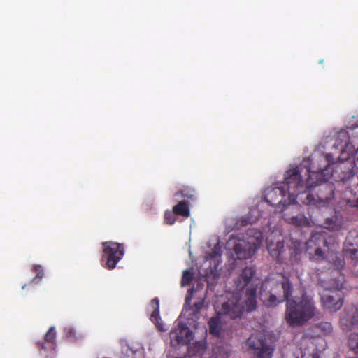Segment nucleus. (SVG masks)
Masks as SVG:
<instances>
[{
  "label": "nucleus",
  "mask_w": 358,
  "mask_h": 358,
  "mask_svg": "<svg viewBox=\"0 0 358 358\" xmlns=\"http://www.w3.org/2000/svg\"><path fill=\"white\" fill-rule=\"evenodd\" d=\"M301 358H320V357L317 352H313L308 355L306 354H302Z\"/></svg>",
  "instance_id": "nucleus-32"
},
{
  "label": "nucleus",
  "mask_w": 358,
  "mask_h": 358,
  "mask_svg": "<svg viewBox=\"0 0 358 358\" xmlns=\"http://www.w3.org/2000/svg\"><path fill=\"white\" fill-rule=\"evenodd\" d=\"M257 287L256 286H250L246 289L245 294L247 299L245 300V306L247 310L251 312L256 308L257 300H256Z\"/></svg>",
  "instance_id": "nucleus-17"
},
{
  "label": "nucleus",
  "mask_w": 358,
  "mask_h": 358,
  "mask_svg": "<svg viewBox=\"0 0 358 358\" xmlns=\"http://www.w3.org/2000/svg\"><path fill=\"white\" fill-rule=\"evenodd\" d=\"M255 273V270L252 267H245L243 269L236 282V288L239 290L247 289L250 286H256L251 282L252 278Z\"/></svg>",
  "instance_id": "nucleus-14"
},
{
  "label": "nucleus",
  "mask_w": 358,
  "mask_h": 358,
  "mask_svg": "<svg viewBox=\"0 0 358 358\" xmlns=\"http://www.w3.org/2000/svg\"><path fill=\"white\" fill-rule=\"evenodd\" d=\"M176 214L172 211L166 210L164 213V223L169 225H173L176 221Z\"/></svg>",
  "instance_id": "nucleus-28"
},
{
  "label": "nucleus",
  "mask_w": 358,
  "mask_h": 358,
  "mask_svg": "<svg viewBox=\"0 0 358 358\" xmlns=\"http://www.w3.org/2000/svg\"><path fill=\"white\" fill-rule=\"evenodd\" d=\"M346 189H347V191H345V193H348V189H349L348 187H346Z\"/></svg>",
  "instance_id": "nucleus-34"
},
{
  "label": "nucleus",
  "mask_w": 358,
  "mask_h": 358,
  "mask_svg": "<svg viewBox=\"0 0 358 358\" xmlns=\"http://www.w3.org/2000/svg\"><path fill=\"white\" fill-rule=\"evenodd\" d=\"M56 335L57 333L55 331V328L54 327H51L45 334V342L54 345L55 343Z\"/></svg>",
  "instance_id": "nucleus-26"
},
{
  "label": "nucleus",
  "mask_w": 358,
  "mask_h": 358,
  "mask_svg": "<svg viewBox=\"0 0 358 358\" xmlns=\"http://www.w3.org/2000/svg\"><path fill=\"white\" fill-rule=\"evenodd\" d=\"M354 162L346 161L334 165L329 178H325L324 172L328 169H319L313 171L310 167L306 169L308 178L306 180V192L299 201L306 205L324 206L334 198L335 185L334 182L343 185L353 178Z\"/></svg>",
  "instance_id": "nucleus-2"
},
{
  "label": "nucleus",
  "mask_w": 358,
  "mask_h": 358,
  "mask_svg": "<svg viewBox=\"0 0 358 358\" xmlns=\"http://www.w3.org/2000/svg\"><path fill=\"white\" fill-rule=\"evenodd\" d=\"M287 194V192H286L285 187L280 184L279 186L272 188L267 192L266 199L271 206H277V207L282 210H284V207L287 209H290L289 206L291 204H289L288 198L287 199H285ZM297 208L298 206H292L291 207V209L292 210Z\"/></svg>",
  "instance_id": "nucleus-10"
},
{
  "label": "nucleus",
  "mask_w": 358,
  "mask_h": 358,
  "mask_svg": "<svg viewBox=\"0 0 358 358\" xmlns=\"http://www.w3.org/2000/svg\"><path fill=\"white\" fill-rule=\"evenodd\" d=\"M314 329H316L321 331L322 334L327 335L331 332L332 326L330 322H321L314 325Z\"/></svg>",
  "instance_id": "nucleus-24"
},
{
  "label": "nucleus",
  "mask_w": 358,
  "mask_h": 358,
  "mask_svg": "<svg viewBox=\"0 0 358 358\" xmlns=\"http://www.w3.org/2000/svg\"><path fill=\"white\" fill-rule=\"evenodd\" d=\"M32 271L36 273V276L31 280V283L38 284L43 278V269L41 265L35 264L32 267Z\"/></svg>",
  "instance_id": "nucleus-23"
},
{
  "label": "nucleus",
  "mask_w": 358,
  "mask_h": 358,
  "mask_svg": "<svg viewBox=\"0 0 358 358\" xmlns=\"http://www.w3.org/2000/svg\"><path fill=\"white\" fill-rule=\"evenodd\" d=\"M340 325L344 331H351L354 327L358 325V310L351 307L345 310L340 319Z\"/></svg>",
  "instance_id": "nucleus-12"
},
{
  "label": "nucleus",
  "mask_w": 358,
  "mask_h": 358,
  "mask_svg": "<svg viewBox=\"0 0 358 358\" xmlns=\"http://www.w3.org/2000/svg\"><path fill=\"white\" fill-rule=\"evenodd\" d=\"M194 278V273L192 269H187L183 271L181 279V286H188L190 285Z\"/></svg>",
  "instance_id": "nucleus-25"
},
{
  "label": "nucleus",
  "mask_w": 358,
  "mask_h": 358,
  "mask_svg": "<svg viewBox=\"0 0 358 358\" xmlns=\"http://www.w3.org/2000/svg\"><path fill=\"white\" fill-rule=\"evenodd\" d=\"M25 287H26V285H23L22 289H24L25 288Z\"/></svg>",
  "instance_id": "nucleus-35"
},
{
  "label": "nucleus",
  "mask_w": 358,
  "mask_h": 358,
  "mask_svg": "<svg viewBox=\"0 0 358 358\" xmlns=\"http://www.w3.org/2000/svg\"><path fill=\"white\" fill-rule=\"evenodd\" d=\"M349 346L356 354H358V333L352 334L350 336Z\"/></svg>",
  "instance_id": "nucleus-27"
},
{
  "label": "nucleus",
  "mask_w": 358,
  "mask_h": 358,
  "mask_svg": "<svg viewBox=\"0 0 358 358\" xmlns=\"http://www.w3.org/2000/svg\"><path fill=\"white\" fill-rule=\"evenodd\" d=\"M153 308V311L150 315V320L154 322L157 329L160 331H164L163 324L160 322L161 318L159 316V301L157 298H154L150 303Z\"/></svg>",
  "instance_id": "nucleus-15"
},
{
  "label": "nucleus",
  "mask_w": 358,
  "mask_h": 358,
  "mask_svg": "<svg viewBox=\"0 0 358 358\" xmlns=\"http://www.w3.org/2000/svg\"><path fill=\"white\" fill-rule=\"evenodd\" d=\"M206 350L205 343L202 342H196L193 346L189 347V353L192 356L201 355Z\"/></svg>",
  "instance_id": "nucleus-22"
},
{
  "label": "nucleus",
  "mask_w": 358,
  "mask_h": 358,
  "mask_svg": "<svg viewBox=\"0 0 358 358\" xmlns=\"http://www.w3.org/2000/svg\"><path fill=\"white\" fill-rule=\"evenodd\" d=\"M173 213L176 215L188 217L190 215V210L188 203L185 201L178 202L173 207Z\"/></svg>",
  "instance_id": "nucleus-18"
},
{
  "label": "nucleus",
  "mask_w": 358,
  "mask_h": 358,
  "mask_svg": "<svg viewBox=\"0 0 358 358\" xmlns=\"http://www.w3.org/2000/svg\"><path fill=\"white\" fill-rule=\"evenodd\" d=\"M208 324L209 333L215 336H220L222 329L220 318L218 316L210 318Z\"/></svg>",
  "instance_id": "nucleus-19"
},
{
  "label": "nucleus",
  "mask_w": 358,
  "mask_h": 358,
  "mask_svg": "<svg viewBox=\"0 0 358 358\" xmlns=\"http://www.w3.org/2000/svg\"><path fill=\"white\" fill-rule=\"evenodd\" d=\"M345 255L355 262L358 260V231H350L345 242Z\"/></svg>",
  "instance_id": "nucleus-13"
},
{
  "label": "nucleus",
  "mask_w": 358,
  "mask_h": 358,
  "mask_svg": "<svg viewBox=\"0 0 358 358\" xmlns=\"http://www.w3.org/2000/svg\"><path fill=\"white\" fill-rule=\"evenodd\" d=\"M326 224L328 225L327 228L333 231L339 230L341 228V222H336L333 217L327 219Z\"/></svg>",
  "instance_id": "nucleus-29"
},
{
  "label": "nucleus",
  "mask_w": 358,
  "mask_h": 358,
  "mask_svg": "<svg viewBox=\"0 0 358 358\" xmlns=\"http://www.w3.org/2000/svg\"><path fill=\"white\" fill-rule=\"evenodd\" d=\"M102 259H106V268L109 270L114 269L124 256V245L113 241H106L102 243Z\"/></svg>",
  "instance_id": "nucleus-7"
},
{
  "label": "nucleus",
  "mask_w": 358,
  "mask_h": 358,
  "mask_svg": "<svg viewBox=\"0 0 358 358\" xmlns=\"http://www.w3.org/2000/svg\"><path fill=\"white\" fill-rule=\"evenodd\" d=\"M317 314L313 299L306 294L300 298L286 303L285 319L290 327H301L313 319Z\"/></svg>",
  "instance_id": "nucleus-3"
},
{
  "label": "nucleus",
  "mask_w": 358,
  "mask_h": 358,
  "mask_svg": "<svg viewBox=\"0 0 358 358\" xmlns=\"http://www.w3.org/2000/svg\"><path fill=\"white\" fill-rule=\"evenodd\" d=\"M195 194V190L194 188L189 186H184L178 192L175 194V196H179L187 199H193Z\"/></svg>",
  "instance_id": "nucleus-21"
},
{
  "label": "nucleus",
  "mask_w": 358,
  "mask_h": 358,
  "mask_svg": "<svg viewBox=\"0 0 358 358\" xmlns=\"http://www.w3.org/2000/svg\"><path fill=\"white\" fill-rule=\"evenodd\" d=\"M258 246L259 244L251 237L247 239L238 238L234 245L233 250L237 259H247L255 253Z\"/></svg>",
  "instance_id": "nucleus-9"
},
{
  "label": "nucleus",
  "mask_w": 358,
  "mask_h": 358,
  "mask_svg": "<svg viewBox=\"0 0 358 358\" xmlns=\"http://www.w3.org/2000/svg\"><path fill=\"white\" fill-rule=\"evenodd\" d=\"M226 301L222 303L220 313L231 319L241 317L244 312V306L241 301L239 293L227 292Z\"/></svg>",
  "instance_id": "nucleus-8"
},
{
  "label": "nucleus",
  "mask_w": 358,
  "mask_h": 358,
  "mask_svg": "<svg viewBox=\"0 0 358 358\" xmlns=\"http://www.w3.org/2000/svg\"><path fill=\"white\" fill-rule=\"evenodd\" d=\"M209 257L210 259L220 257L221 255L220 248L218 245H215L210 253H209Z\"/></svg>",
  "instance_id": "nucleus-30"
},
{
  "label": "nucleus",
  "mask_w": 358,
  "mask_h": 358,
  "mask_svg": "<svg viewBox=\"0 0 358 358\" xmlns=\"http://www.w3.org/2000/svg\"><path fill=\"white\" fill-rule=\"evenodd\" d=\"M308 248L313 245H318L311 257L315 262L327 260L334 267V272H325L324 275H332L329 279L321 278L318 284L324 288L320 293L322 306L329 312L339 310L343 305L344 294L342 291L344 283V276L341 270L345 266V260L342 254L336 251L337 245L330 243L322 234H315L311 236L307 242Z\"/></svg>",
  "instance_id": "nucleus-1"
},
{
  "label": "nucleus",
  "mask_w": 358,
  "mask_h": 358,
  "mask_svg": "<svg viewBox=\"0 0 358 358\" xmlns=\"http://www.w3.org/2000/svg\"><path fill=\"white\" fill-rule=\"evenodd\" d=\"M38 345H40L42 349H46V347L44 345L43 343L41 344L38 343Z\"/></svg>",
  "instance_id": "nucleus-33"
},
{
  "label": "nucleus",
  "mask_w": 358,
  "mask_h": 358,
  "mask_svg": "<svg viewBox=\"0 0 358 358\" xmlns=\"http://www.w3.org/2000/svg\"><path fill=\"white\" fill-rule=\"evenodd\" d=\"M193 338L192 331L185 324H178L170 332L173 346L188 345Z\"/></svg>",
  "instance_id": "nucleus-11"
},
{
  "label": "nucleus",
  "mask_w": 358,
  "mask_h": 358,
  "mask_svg": "<svg viewBox=\"0 0 358 358\" xmlns=\"http://www.w3.org/2000/svg\"><path fill=\"white\" fill-rule=\"evenodd\" d=\"M204 300L202 299L194 303V307L196 309V313H199L203 306Z\"/></svg>",
  "instance_id": "nucleus-31"
},
{
  "label": "nucleus",
  "mask_w": 358,
  "mask_h": 358,
  "mask_svg": "<svg viewBox=\"0 0 358 358\" xmlns=\"http://www.w3.org/2000/svg\"><path fill=\"white\" fill-rule=\"evenodd\" d=\"M230 350L227 345H218L213 349V355L210 358H229Z\"/></svg>",
  "instance_id": "nucleus-20"
},
{
  "label": "nucleus",
  "mask_w": 358,
  "mask_h": 358,
  "mask_svg": "<svg viewBox=\"0 0 358 358\" xmlns=\"http://www.w3.org/2000/svg\"><path fill=\"white\" fill-rule=\"evenodd\" d=\"M280 185L287 192L289 204H294L306 192V182L302 180L301 171L298 166L289 169L285 174V181Z\"/></svg>",
  "instance_id": "nucleus-5"
},
{
  "label": "nucleus",
  "mask_w": 358,
  "mask_h": 358,
  "mask_svg": "<svg viewBox=\"0 0 358 358\" xmlns=\"http://www.w3.org/2000/svg\"><path fill=\"white\" fill-rule=\"evenodd\" d=\"M248 352L252 358H272L274 348L262 336L252 334L246 341Z\"/></svg>",
  "instance_id": "nucleus-6"
},
{
  "label": "nucleus",
  "mask_w": 358,
  "mask_h": 358,
  "mask_svg": "<svg viewBox=\"0 0 358 358\" xmlns=\"http://www.w3.org/2000/svg\"><path fill=\"white\" fill-rule=\"evenodd\" d=\"M294 285L291 280L282 275L275 282H264L260 289V299L266 307L274 308L279 303L291 301Z\"/></svg>",
  "instance_id": "nucleus-4"
},
{
  "label": "nucleus",
  "mask_w": 358,
  "mask_h": 358,
  "mask_svg": "<svg viewBox=\"0 0 358 358\" xmlns=\"http://www.w3.org/2000/svg\"><path fill=\"white\" fill-rule=\"evenodd\" d=\"M283 218L286 222L296 227H308L310 224L308 219L301 213L291 216L287 213H284Z\"/></svg>",
  "instance_id": "nucleus-16"
}]
</instances>
